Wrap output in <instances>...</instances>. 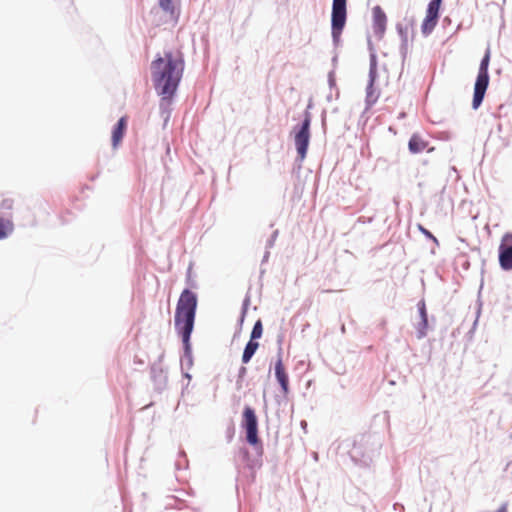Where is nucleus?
<instances>
[{
	"mask_svg": "<svg viewBox=\"0 0 512 512\" xmlns=\"http://www.w3.org/2000/svg\"><path fill=\"white\" fill-rule=\"evenodd\" d=\"M419 230L427 239L432 240L437 245L439 244L437 238L428 229H426L422 225H419Z\"/></svg>",
	"mask_w": 512,
	"mask_h": 512,
	"instance_id": "nucleus-28",
	"label": "nucleus"
},
{
	"mask_svg": "<svg viewBox=\"0 0 512 512\" xmlns=\"http://www.w3.org/2000/svg\"><path fill=\"white\" fill-rule=\"evenodd\" d=\"M249 304H250V298H249V296H246L242 303L240 323H242L244 321Z\"/></svg>",
	"mask_w": 512,
	"mask_h": 512,
	"instance_id": "nucleus-27",
	"label": "nucleus"
},
{
	"mask_svg": "<svg viewBox=\"0 0 512 512\" xmlns=\"http://www.w3.org/2000/svg\"><path fill=\"white\" fill-rule=\"evenodd\" d=\"M185 69V61L181 52L164 51L163 56L157 54L151 62V78L157 94L161 97L159 109L161 114L169 117V106L172 103Z\"/></svg>",
	"mask_w": 512,
	"mask_h": 512,
	"instance_id": "nucleus-1",
	"label": "nucleus"
},
{
	"mask_svg": "<svg viewBox=\"0 0 512 512\" xmlns=\"http://www.w3.org/2000/svg\"><path fill=\"white\" fill-rule=\"evenodd\" d=\"M417 308L420 316V322L417 325V338L422 339L427 335L428 328V314L426 309V304L424 300H420L417 303Z\"/></svg>",
	"mask_w": 512,
	"mask_h": 512,
	"instance_id": "nucleus-12",
	"label": "nucleus"
},
{
	"mask_svg": "<svg viewBox=\"0 0 512 512\" xmlns=\"http://www.w3.org/2000/svg\"><path fill=\"white\" fill-rule=\"evenodd\" d=\"M13 207H14L13 199H11V198L2 199V201L0 203V212L3 215L2 217L10 219L11 211H12Z\"/></svg>",
	"mask_w": 512,
	"mask_h": 512,
	"instance_id": "nucleus-21",
	"label": "nucleus"
},
{
	"mask_svg": "<svg viewBox=\"0 0 512 512\" xmlns=\"http://www.w3.org/2000/svg\"><path fill=\"white\" fill-rule=\"evenodd\" d=\"M490 63V51L489 49L486 50L484 56L482 57L478 69V74L476 77V81L474 84V93H473V99H472V108L474 110H477L485 97L488 85H489V68Z\"/></svg>",
	"mask_w": 512,
	"mask_h": 512,
	"instance_id": "nucleus-4",
	"label": "nucleus"
},
{
	"mask_svg": "<svg viewBox=\"0 0 512 512\" xmlns=\"http://www.w3.org/2000/svg\"><path fill=\"white\" fill-rule=\"evenodd\" d=\"M192 334H178L182 340L183 353L181 355V370H190L193 366V355L191 345Z\"/></svg>",
	"mask_w": 512,
	"mask_h": 512,
	"instance_id": "nucleus-9",
	"label": "nucleus"
},
{
	"mask_svg": "<svg viewBox=\"0 0 512 512\" xmlns=\"http://www.w3.org/2000/svg\"><path fill=\"white\" fill-rule=\"evenodd\" d=\"M246 375H247V368L245 366H241L239 368L238 374H237V380H236L237 389L242 388V383H243V380L246 377Z\"/></svg>",
	"mask_w": 512,
	"mask_h": 512,
	"instance_id": "nucleus-25",
	"label": "nucleus"
},
{
	"mask_svg": "<svg viewBox=\"0 0 512 512\" xmlns=\"http://www.w3.org/2000/svg\"><path fill=\"white\" fill-rule=\"evenodd\" d=\"M481 306H482V304L480 303L479 306H478V309L476 311V318H475V320L473 322V326H472V328H471L469 333H473L475 331V329H476V326L478 324L479 317H480V314H481Z\"/></svg>",
	"mask_w": 512,
	"mask_h": 512,
	"instance_id": "nucleus-29",
	"label": "nucleus"
},
{
	"mask_svg": "<svg viewBox=\"0 0 512 512\" xmlns=\"http://www.w3.org/2000/svg\"><path fill=\"white\" fill-rule=\"evenodd\" d=\"M160 8L168 13L172 18H178V13L176 12V8L172 3V0H159Z\"/></svg>",
	"mask_w": 512,
	"mask_h": 512,
	"instance_id": "nucleus-22",
	"label": "nucleus"
},
{
	"mask_svg": "<svg viewBox=\"0 0 512 512\" xmlns=\"http://www.w3.org/2000/svg\"><path fill=\"white\" fill-rule=\"evenodd\" d=\"M259 348V343L256 340L249 339V341L246 343L241 361L243 364H248L252 357L255 355L257 349Z\"/></svg>",
	"mask_w": 512,
	"mask_h": 512,
	"instance_id": "nucleus-16",
	"label": "nucleus"
},
{
	"mask_svg": "<svg viewBox=\"0 0 512 512\" xmlns=\"http://www.w3.org/2000/svg\"><path fill=\"white\" fill-rule=\"evenodd\" d=\"M332 61H333L334 63H335V62H337V56H334V57H333V59H332Z\"/></svg>",
	"mask_w": 512,
	"mask_h": 512,
	"instance_id": "nucleus-37",
	"label": "nucleus"
},
{
	"mask_svg": "<svg viewBox=\"0 0 512 512\" xmlns=\"http://www.w3.org/2000/svg\"><path fill=\"white\" fill-rule=\"evenodd\" d=\"M151 379L154 383V389L159 393L162 392L167 386V372L162 368L159 363H154L150 369Z\"/></svg>",
	"mask_w": 512,
	"mask_h": 512,
	"instance_id": "nucleus-11",
	"label": "nucleus"
},
{
	"mask_svg": "<svg viewBox=\"0 0 512 512\" xmlns=\"http://www.w3.org/2000/svg\"><path fill=\"white\" fill-rule=\"evenodd\" d=\"M347 21V0H333L331 11V36L334 46L341 41V34Z\"/></svg>",
	"mask_w": 512,
	"mask_h": 512,
	"instance_id": "nucleus-6",
	"label": "nucleus"
},
{
	"mask_svg": "<svg viewBox=\"0 0 512 512\" xmlns=\"http://www.w3.org/2000/svg\"><path fill=\"white\" fill-rule=\"evenodd\" d=\"M269 257H270V250L265 249L264 255L262 257L261 264H264V263L268 262Z\"/></svg>",
	"mask_w": 512,
	"mask_h": 512,
	"instance_id": "nucleus-30",
	"label": "nucleus"
},
{
	"mask_svg": "<svg viewBox=\"0 0 512 512\" xmlns=\"http://www.w3.org/2000/svg\"><path fill=\"white\" fill-rule=\"evenodd\" d=\"M498 258L502 270H512V233L503 235L498 248Z\"/></svg>",
	"mask_w": 512,
	"mask_h": 512,
	"instance_id": "nucleus-7",
	"label": "nucleus"
},
{
	"mask_svg": "<svg viewBox=\"0 0 512 512\" xmlns=\"http://www.w3.org/2000/svg\"><path fill=\"white\" fill-rule=\"evenodd\" d=\"M241 427L245 431V438L258 454H262L263 446L258 436V418L254 408L246 405L242 412Z\"/></svg>",
	"mask_w": 512,
	"mask_h": 512,
	"instance_id": "nucleus-5",
	"label": "nucleus"
},
{
	"mask_svg": "<svg viewBox=\"0 0 512 512\" xmlns=\"http://www.w3.org/2000/svg\"><path fill=\"white\" fill-rule=\"evenodd\" d=\"M430 2L442 5L443 0H430Z\"/></svg>",
	"mask_w": 512,
	"mask_h": 512,
	"instance_id": "nucleus-36",
	"label": "nucleus"
},
{
	"mask_svg": "<svg viewBox=\"0 0 512 512\" xmlns=\"http://www.w3.org/2000/svg\"><path fill=\"white\" fill-rule=\"evenodd\" d=\"M369 49H370V55H369V73H368V83H375L376 79L378 77V70H377V55L374 51L371 42L369 41Z\"/></svg>",
	"mask_w": 512,
	"mask_h": 512,
	"instance_id": "nucleus-15",
	"label": "nucleus"
},
{
	"mask_svg": "<svg viewBox=\"0 0 512 512\" xmlns=\"http://www.w3.org/2000/svg\"><path fill=\"white\" fill-rule=\"evenodd\" d=\"M189 370H182L183 377L187 378L188 380H191V375L188 372Z\"/></svg>",
	"mask_w": 512,
	"mask_h": 512,
	"instance_id": "nucleus-32",
	"label": "nucleus"
},
{
	"mask_svg": "<svg viewBox=\"0 0 512 512\" xmlns=\"http://www.w3.org/2000/svg\"><path fill=\"white\" fill-rule=\"evenodd\" d=\"M405 23L398 22L396 24V30L400 37L401 43L408 42L409 30L412 27L413 21L404 19Z\"/></svg>",
	"mask_w": 512,
	"mask_h": 512,
	"instance_id": "nucleus-19",
	"label": "nucleus"
},
{
	"mask_svg": "<svg viewBox=\"0 0 512 512\" xmlns=\"http://www.w3.org/2000/svg\"><path fill=\"white\" fill-rule=\"evenodd\" d=\"M275 377L284 394L289 392V377L285 371L281 357L275 363Z\"/></svg>",
	"mask_w": 512,
	"mask_h": 512,
	"instance_id": "nucleus-13",
	"label": "nucleus"
},
{
	"mask_svg": "<svg viewBox=\"0 0 512 512\" xmlns=\"http://www.w3.org/2000/svg\"><path fill=\"white\" fill-rule=\"evenodd\" d=\"M495 512H507L506 505H502L497 511Z\"/></svg>",
	"mask_w": 512,
	"mask_h": 512,
	"instance_id": "nucleus-35",
	"label": "nucleus"
},
{
	"mask_svg": "<svg viewBox=\"0 0 512 512\" xmlns=\"http://www.w3.org/2000/svg\"><path fill=\"white\" fill-rule=\"evenodd\" d=\"M328 82H329L330 87H332L335 84L333 71L329 72V74H328Z\"/></svg>",
	"mask_w": 512,
	"mask_h": 512,
	"instance_id": "nucleus-31",
	"label": "nucleus"
},
{
	"mask_svg": "<svg viewBox=\"0 0 512 512\" xmlns=\"http://www.w3.org/2000/svg\"><path fill=\"white\" fill-rule=\"evenodd\" d=\"M321 118H322L321 119L322 120V126L325 127V125H326V112L325 111H323Z\"/></svg>",
	"mask_w": 512,
	"mask_h": 512,
	"instance_id": "nucleus-34",
	"label": "nucleus"
},
{
	"mask_svg": "<svg viewBox=\"0 0 512 512\" xmlns=\"http://www.w3.org/2000/svg\"><path fill=\"white\" fill-rule=\"evenodd\" d=\"M372 15H373L374 34L378 38H382L386 31L387 16H386L384 10L379 5H376L375 7H373Z\"/></svg>",
	"mask_w": 512,
	"mask_h": 512,
	"instance_id": "nucleus-10",
	"label": "nucleus"
},
{
	"mask_svg": "<svg viewBox=\"0 0 512 512\" xmlns=\"http://www.w3.org/2000/svg\"><path fill=\"white\" fill-rule=\"evenodd\" d=\"M427 146V142L424 141L419 135L413 134L408 142L409 151L413 154L422 152Z\"/></svg>",
	"mask_w": 512,
	"mask_h": 512,
	"instance_id": "nucleus-18",
	"label": "nucleus"
},
{
	"mask_svg": "<svg viewBox=\"0 0 512 512\" xmlns=\"http://www.w3.org/2000/svg\"><path fill=\"white\" fill-rule=\"evenodd\" d=\"M14 231V224L11 219L0 217V240L8 238Z\"/></svg>",
	"mask_w": 512,
	"mask_h": 512,
	"instance_id": "nucleus-20",
	"label": "nucleus"
},
{
	"mask_svg": "<svg viewBox=\"0 0 512 512\" xmlns=\"http://www.w3.org/2000/svg\"><path fill=\"white\" fill-rule=\"evenodd\" d=\"M372 220H373V218H372V217H370V218H368V219H365L364 217H360V218L358 219V221H359V222H363V223H365V222H369V223H370V222H372Z\"/></svg>",
	"mask_w": 512,
	"mask_h": 512,
	"instance_id": "nucleus-33",
	"label": "nucleus"
},
{
	"mask_svg": "<svg viewBox=\"0 0 512 512\" xmlns=\"http://www.w3.org/2000/svg\"><path fill=\"white\" fill-rule=\"evenodd\" d=\"M312 100L309 101L304 113L303 119L300 124H297L293 128L294 134V143L297 151L296 161L300 164L304 161L307 155L310 138H311V122L312 115L310 113V109L312 108Z\"/></svg>",
	"mask_w": 512,
	"mask_h": 512,
	"instance_id": "nucleus-3",
	"label": "nucleus"
},
{
	"mask_svg": "<svg viewBox=\"0 0 512 512\" xmlns=\"http://www.w3.org/2000/svg\"><path fill=\"white\" fill-rule=\"evenodd\" d=\"M341 330H342V332L345 331V326L344 325H342Z\"/></svg>",
	"mask_w": 512,
	"mask_h": 512,
	"instance_id": "nucleus-39",
	"label": "nucleus"
},
{
	"mask_svg": "<svg viewBox=\"0 0 512 512\" xmlns=\"http://www.w3.org/2000/svg\"><path fill=\"white\" fill-rule=\"evenodd\" d=\"M262 334H263L262 322H261V320H257L253 325V328H252V331L250 334V339L257 341V339L262 337Z\"/></svg>",
	"mask_w": 512,
	"mask_h": 512,
	"instance_id": "nucleus-23",
	"label": "nucleus"
},
{
	"mask_svg": "<svg viewBox=\"0 0 512 512\" xmlns=\"http://www.w3.org/2000/svg\"><path fill=\"white\" fill-rule=\"evenodd\" d=\"M408 42H404L400 44L399 52L402 58V66L404 65L407 55H408Z\"/></svg>",
	"mask_w": 512,
	"mask_h": 512,
	"instance_id": "nucleus-26",
	"label": "nucleus"
},
{
	"mask_svg": "<svg viewBox=\"0 0 512 512\" xmlns=\"http://www.w3.org/2000/svg\"><path fill=\"white\" fill-rule=\"evenodd\" d=\"M198 296L189 288H185L177 301L174 327L177 334H192L194 330Z\"/></svg>",
	"mask_w": 512,
	"mask_h": 512,
	"instance_id": "nucleus-2",
	"label": "nucleus"
},
{
	"mask_svg": "<svg viewBox=\"0 0 512 512\" xmlns=\"http://www.w3.org/2000/svg\"><path fill=\"white\" fill-rule=\"evenodd\" d=\"M169 499L175 500V501L177 500L176 497H174V496L169 497Z\"/></svg>",
	"mask_w": 512,
	"mask_h": 512,
	"instance_id": "nucleus-38",
	"label": "nucleus"
},
{
	"mask_svg": "<svg viewBox=\"0 0 512 512\" xmlns=\"http://www.w3.org/2000/svg\"><path fill=\"white\" fill-rule=\"evenodd\" d=\"M127 129V121L125 117H121L112 129V146L116 148L124 137Z\"/></svg>",
	"mask_w": 512,
	"mask_h": 512,
	"instance_id": "nucleus-14",
	"label": "nucleus"
},
{
	"mask_svg": "<svg viewBox=\"0 0 512 512\" xmlns=\"http://www.w3.org/2000/svg\"><path fill=\"white\" fill-rule=\"evenodd\" d=\"M441 5L429 2L426 8V15L421 25V32L424 36L430 35L435 29L439 16Z\"/></svg>",
	"mask_w": 512,
	"mask_h": 512,
	"instance_id": "nucleus-8",
	"label": "nucleus"
},
{
	"mask_svg": "<svg viewBox=\"0 0 512 512\" xmlns=\"http://www.w3.org/2000/svg\"><path fill=\"white\" fill-rule=\"evenodd\" d=\"M380 95L379 90L375 88V83H367L365 105L366 108H371L378 100Z\"/></svg>",
	"mask_w": 512,
	"mask_h": 512,
	"instance_id": "nucleus-17",
	"label": "nucleus"
},
{
	"mask_svg": "<svg viewBox=\"0 0 512 512\" xmlns=\"http://www.w3.org/2000/svg\"><path fill=\"white\" fill-rule=\"evenodd\" d=\"M278 235H279V230L278 229H275L271 235L269 236V238H267L266 242H265V249L267 250H270L274 247L275 245V242L278 238Z\"/></svg>",
	"mask_w": 512,
	"mask_h": 512,
	"instance_id": "nucleus-24",
	"label": "nucleus"
}]
</instances>
